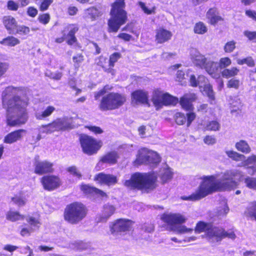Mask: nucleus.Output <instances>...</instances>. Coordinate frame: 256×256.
Segmentation results:
<instances>
[{"instance_id": "nucleus-1", "label": "nucleus", "mask_w": 256, "mask_h": 256, "mask_svg": "<svg viewBox=\"0 0 256 256\" xmlns=\"http://www.w3.org/2000/svg\"><path fill=\"white\" fill-rule=\"evenodd\" d=\"M24 90L22 88L8 86L2 93V106L6 110L8 124L15 126L24 124L28 120L27 98H21Z\"/></svg>"}, {"instance_id": "nucleus-2", "label": "nucleus", "mask_w": 256, "mask_h": 256, "mask_svg": "<svg viewBox=\"0 0 256 256\" xmlns=\"http://www.w3.org/2000/svg\"><path fill=\"white\" fill-rule=\"evenodd\" d=\"M238 183L235 181L232 174L225 173L221 181L218 180L214 175L204 176L200 186L195 191L188 196H182L184 200L195 202L199 200L208 195L218 192L230 191L238 188Z\"/></svg>"}, {"instance_id": "nucleus-3", "label": "nucleus", "mask_w": 256, "mask_h": 256, "mask_svg": "<svg viewBox=\"0 0 256 256\" xmlns=\"http://www.w3.org/2000/svg\"><path fill=\"white\" fill-rule=\"evenodd\" d=\"M158 176L154 172H135L130 180H125L124 185L132 190H140L146 193L158 186Z\"/></svg>"}, {"instance_id": "nucleus-4", "label": "nucleus", "mask_w": 256, "mask_h": 256, "mask_svg": "<svg viewBox=\"0 0 256 256\" xmlns=\"http://www.w3.org/2000/svg\"><path fill=\"white\" fill-rule=\"evenodd\" d=\"M151 100L156 110L164 106H175L178 102V98L168 92H164L160 88L153 90Z\"/></svg>"}, {"instance_id": "nucleus-5", "label": "nucleus", "mask_w": 256, "mask_h": 256, "mask_svg": "<svg viewBox=\"0 0 256 256\" xmlns=\"http://www.w3.org/2000/svg\"><path fill=\"white\" fill-rule=\"evenodd\" d=\"M86 214L85 206L80 202H75L66 207L64 219L71 224H76L82 220Z\"/></svg>"}, {"instance_id": "nucleus-6", "label": "nucleus", "mask_w": 256, "mask_h": 256, "mask_svg": "<svg viewBox=\"0 0 256 256\" xmlns=\"http://www.w3.org/2000/svg\"><path fill=\"white\" fill-rule=\"evenodd\" d=\"M125 0H116L113 2V32H116L120 28L125 24L128 20L125 8Z\"/></svg>"}, {"instance_id": "nucleus-7", "label": "nucleus", "mask_w": 256, "mask_h": 256, "mask_svg": "<svg viewBox=\"0 0 256 256\" xmlns=\"http://www.w3.org/2000/svg\"><path fill=\"white\" fill-rule=\"evenodd\" d=\"M80 142L83 152L88 154H96L102 146V142L86 135L82 136Z\"/></svg>"}, {"instance_id": "nucleus-8", "label": "nucleus", "mask_w": 256, "mask_h": 256, "mask_svg": "<svg viewBox=\"0 0 256 256\" xmlns=\"http://www.w3.org/2000/svg\"><path fill=\"white\" fill-rule=\"evenodd\" d=\"M161 220L174 230L178 225L184 224L187 216L181 213H164L160 216Z\"/></svg>"}, {"instance_id": "nucleus-9", "label": "nucleus", "mask_w": 256, "mask_h": 256, "mask_svg": "<svg viewBox=\"0 0 256 256\" xmlns=\"http://www.w3.org/2000/svg\"><path fill=\"white\" fill-rule=\"evenodd\" d=\"M102 96L100 108L102 110H110L112 106V87L106 86L100 90L94 93L96 100Z\"/></svg>"}, {"instance_id": "nucleus-10", "label": "nucleus", "mask_w": 256, "mask_h": 256, "mask_svg": "<svg viewBox=\"0 0 256 256\" xmlns=\"http://www.w3.org/2000/svg\"><path fill=\"white\" fill-rule=\"evenodd\" d=\"M29 226L24 225L20 228V232L22 236H28L38 230L41 224L38 218L30 216L26 218Z\"/></svg>"}, {"instance_id": "nucleus-11", "label": "nucleus", "mask_w": 256, "mask_h": 256, "mask_svg": "<svg viewBox=\"0 0 256 256\" xmlns=\"http://www.w3.org/2000/svg\"><path fill=\"white\" fill-rule=\"evenodd\" d=\"M131 102L136 105L144 104L150 106L148 92L143 90H136L131 93Z\"/></svg>"}, {"instance_id": "nucleus-12", "label": "nucleus", "mask_w": 256, "mask_h": 256, "mask_svg": "<svg viewBox=\"0 0 256 256\" xmlns=\"http://www.w3.org/2000/svg\"><path fill=\"white\" fill-rule=\"evenodd\" d=\"M134 222L126 218H119L113 223V232H133V225Z\"/></svg>"}, {"instance_id": "nucleus-13", "label": "nucleus", "mask_w": 256, "mask_h": 256, "mask_svg": "<svg viewBox=\"0 0 256 256\" xmlns=\"http://www.w3.org/2000/svg\"><path fill=\"white\" fill-rule=\"evenodd\" d=\"M196 99V94L194 93L184 94L178 100V103L180 104L182 109L186 112H192L194 107L192 102Z\"/></svg>"}, {"instance_id": "nucleus-14", "label": "nucleus", "mask_w": 256, "mask_h": 256, "mask_svg": "<svg viewBox=\"0 0 256 256\" xmlns=\"http://www.w3.org/2000/svg\"><path fill=\"white\" fill-rule=\"evenodd\" d=\"M41 182L44 188L48 190H54L62 184V181L60 178L54 175L43 176Z\"/></svg>"}, {"instance_id": "nucleus-15", "label": "nucleus", "mask_w": 256, "mask_h": 256, "mask_svg": "<svg viewBox=\"0 0 256 256\" xmlns=\"http://www.w3.org/2000/svg\"><path fill=\"white\" fill-rule=\"evenodd\" d=\"M196 118V115L194 112H188L186 115L182 112H176L174 117L176 124L178 125H183L186 123L188 127L190 126Z\"/></svg>"}, {"instance_id": "nucleus-16", "label": "nucleus", "mask_w": 256, "mask_h": 256, "mask_svg": "<svg viewBox=\"0 0 256 256\" xmlns=\"http://www.w3.org/2000/svg\"><path fill=\"white\" fill-rule=\"evenodd\" d=\"M206 18L209 24L216 26L218 23L224 21V18L220 14L216 7L210 8L206 12Z\"/></svg>"}, {"instance_id": "nucleus-17", "label": "nucleus", "mask_w": 256, "mask_h": 256, "mask_svg": "<svg viewBox=\"0 0 256 256\" xmlns=\"http://www.w3.org/2000/svg\"><path fill=\"white\" fill-rule=\"evenodd\" d=\"M172 32L163 27H160L156 30L155 40L158 44L168 42L172 39Z\"/></svg>"}, {"instance_id": "nucleus-18", "label": "nucleus", "mask_w": 256, "mask_h": 256, "mask_svg": "<svg viewBox=\"0 0 256 256\" xmlns=\"http://www.w3.org/2000/svg\"><path fill=\"white\" fill-rule=\"evenodd\" d=\"M72 119L71 118L63 117L56 119L52 122L54 131L65 130L70 128Z\"/></svg>"}, {"instance_id": "nucleus-19", "label": "nucleus", "mask_w": 256, "mask_h": 256, "mask_svg": "<svg viewBox=\"0 0 256 256\" xmlns=\"http://www.w3.org/2000/svg\"><path fill=\"white\" fill-rule=\"evenodd\" d=\"M34 172L38 174L52 172H54L52 168L53 164L48 161H36L34 164Z\"/></svg>"}, {"instance_id": "nucleus-20", "label": "nucleus", "mask_w": 256, "mask_h": 256, "mask_svg": "<svg viewBox=\"0 0 256 256\" xmlns=\"http://www.w3.org/2000/svg\"><path fill=\"white\" fill-rule=\"evenodd\" d=\"M26 131L24 130L20 129L12 132L6 134L3 140L4 143L7 144H12L20 140L26 134Z\"/></svg>"}, {"instance_id": "nucleus-21", "label": "nucleus", "mask_w": 256, "mask_h": 256, "mask_svg": "<svg viewBox=\"0 0 256 256\" xmlns=\"http://www.w3.org/2000/svg\"><path fill=\"white\" fill-rule=\"evenodd\" d=\"M152 150L146 148H141L138 152L136 158L134 160V164L136 166L145 164Z\"/></svg>"}, {"instance_id": "nucleus-22", "label": "nucleus", "mask_w": 256, "mask_h": 256, "mask_svg": "<svg viewBox=\"0 0 256 256\" xmlns=\"http://www.w3.org/2000/svg\"><path fill=\"white\" fill-rule=\"evenodd\" d=\"M4 24L10 34H14V30L17 26V22L14 18L12 16H5L3 18Z\"/></svg>"}, {"instance_id": "nucleus-23", "label": "nucleus", "mask_w": 256, "mask_h": 256, "mask_svg": "<svg viewBox=\"0 0 256 256\" xmlns=\"http://www.w3.org/2000/svg\"><path fill=\"white\" fill-rule=\"evenodd\" d=\"M222 228L214 226L212 224L207 237L210 238H214L217 242H220L222 240Z\"/></svg>"}, {"instance_id": "nucleus-24", "label": "nucleus", "mask_w": 256, "mask_h": 256, "mask_svg": "<svg viewBox=\"0 0 256 256\" xmlns=\"http://www.w3.org/2000/svg\"><path fill=\"white\" fill-rule=\"evenodd\" d=\"M212 224L210 222L199 221L197 222L195 226V232L196 234H200L204 232L207 236Z\"/></svg>"}, {"instance_id": "nucleus-25", "label": "nucleus", "mask_w": 256, "mask_h": 256, "mask_svg": "<svg viewBox=\"0 0 256 256\" xmlns=\"http://www.w3.org/2000/svg\"><path fill=\"white\" fill-rule=\"evenodd\" d=\"M161 158L160 155L156 152L151 150L150 153H149L148 161H146L145 164L155 167L159 164Z\"/></svg>"}, {"instance_id": "nucleus-26", "label": "nucleus", "mask_w": 256, "mask_h": 256, "mask_svg": "<svg viewBox=\"0 0 256 256\" xmlns=\"http://www.w3.org/2000/svg\"><path fill=\"white\" fill-rule=\"evenodd\" d=\"M126 100V96L118 93H113V109L118 108L122 106Z\"/></svg>"}, {"instance_id": "nucleus-27", "label": "nucleus", "mask_w": 256, "mask_h": 256, "mask_svg": "<svg viewBox=\"0 0 256 256\" xmlns=\"http://www.w3.org/2000/svg\"><path fill=\"white\" fill-rule=\"evenodd\" d=\"M240 72V70L236 67L232 66L230 68L224 69L221 72L222 76L225 78H230L236 76Z\"/></svg>"}, {"instance_id": "nucleus-28", "label": "nucleus", "mask_w": 256, "mask_h": 256, "mask_svg": "<svg viewBox=\"0 0 256 256\" xmlns=\"http://www.w3.org/2000/svg\"><path fill=\"white\" fill-rule=\"evenodd\" d=\"M54 110L55 108L50 106L46 107L42 112H35V116L37 120H42L50 116Z\"/></svg>"}, {"instance_id": "nucleus-29", "label": "nucleus", "mask_w": 256, "mask_h": 256, "mask_svg": "<svg viewBox=\"0 0 256 256\" xmlns=\"http://www.w3.org/2000/svg\"><path fill=\"white\" fill-rule=\"evenodd\" d=\"M20 44V40L13 36H8L0 40V44L9 47H13Z\"/></svg>"}, {"instance_id": "nucleus-30", "label": "nucleus", "mask_w": 256, "mask_h": 256, "mask_svg": "<svg viewBox=\"0 0 256 256\" xmlns=\"http://www.w3.org/2000/svg\"><path fill=\"white\" fill-rule=\"evenodd\" d=\"M112 162V154L108 153L102 158L101 160L97 164L96 166V170H100L106 167V164H110Z\"/></svg>"}, {"instance_id": "nucleus-31", "label": "nucleus", "mask_w": 256, "mask_h": 256, "mask_svg": "<svg viewBox=\"0 0 256 256\" xmlns=\"http://www.w3.org/2000/svg\"><path fill=\"white\" fill-rule=\"evenodd\" d=\"M54 132L52 123L46 125H42L38 128V132L36 140H40L42 138V134H48Z\"/></svg>"}, {"instance_id": "nucleus-32", "label": "nucleus", "mask_w": 256, "mask_h": 256, "mask_svg": "<svg viewBox=\"0 0 256 256\" xmlns=\"http://www.w3.org/2000/svg\"><path fill=\"white\" fill-rule=\"evenodd\" d=\"M94 180L101 184L109 185L112 181V177L109 174L100 173L94 176Z\"/></svg>"}, {"instance_id": "nucleus-33", "label": "nucleus", "mask_w": 256, "mask_h": 256, "mask_svg": "<svg viewBox=\"0 0 256 256\" xmlns=\"http://www.w3.org/2000/svg\"><path fill=\"white\" fill-rule=\"evenodd\" d=\"M86 14L88 18L92 19V20H96L101 15V12L99 9L95 7H91L86 10Z\"/></svg>"}, {"instance_id": "nucleus-34", "label": "nucleus", "mask_w": 256, "mask_h": 256, "mask_svg": "<svg viewBox=\"0 0 256 256\" xmlns=\"http://www.w3.org/2000/svg\"><path fill=\"white\" fill-rule=\"evenodd\" d=\"M207 32V26L202 22H196L194 26V32L196 34H204Z\"/></svg>"}, {"instance_id": "nucleus-35", "label": "nucleus", "mask_w": 256, "mask_h": 256, "mask_svg": "<svg viewBox=\"0 0 256 256\" xmlns=\"http://www.w3.org/2000/svg\"><path fill=\"white\" fill-rule=\"evenodd\" d=\"M246 215L256 220V201L250 202V206L246 208L244 212Z\"/></svg>"}, {"instance_id": "nucleus-36", "label": "nucleus", "mask_w": 256, "mask_h": 256, "mask_svg": "<svg viewBox=\"0 0 256 256\" xmlns=\"http://www.w3.org/2000/svg\"><path fill=\"white\" fill-rule=\"evenodd\" d=\"M236 148L238 150L244 154H248L250 148L248 144L244 140H240L236 144Z\"/></svg>"}, {"instance_id": "nucleus-37", "label": "nucleus", "mask_w": 256, "mask_h": 256, "mask_svg": "<svg viewBox=\"0 0 256 256\" xmlns=\"http://www.w3.org/2000/svg\"><path fill=\"white\" fill-rule=\"evenodd\" d=\"M81 190L85 194H100V195L103 196L104 194V193L103 192L99 190L98 188H96L94 187H91L89 186L88 185H82L81 186Z\"/></svg>"}, {"instance_id": "nucleus-38", "label": "nucleus", "mask_w": 256, "mask_h": 256, "mask_svg": "<svg viewBox=\"0 0 256 256\" xmlns=\"http://www.w3.org/2000/svg\"><path fill=\"white\" fill-rule=\"evenodd\" d=\"M12 201L19 206H24L27 201L26 196L23 194L15 196L12 198Z\"/></svg>"}, {"instance_id": "nucleus-39", "label": "nucleus", "mask_w": 256, "mask_h": 256, "mask_svg": "<svg viewBox=\"0 0 256 256\" xmlns=\"http://www.w3.org/2000/svg\"><path fill=\"white\" fill-rule=\"evenodd\" d=\"M6 218L12 222H15L24 219V216L18 212L10 210L6 214Z\"/></svg>"}, {"instance_id": "nucleus-40", "label": "nucleus", "mask_w": 256, "mask_h": 256, "mask_svg": "<svg viewBox=\"0 0 256 256\" xmlns=\"http://www.w3.org/2000/svg\"><path fill=\"white\" fill-rule=\"evenodd\" d=\"M205 128L206 130L217 131L220 128V124L217 120H212L207 124Z\"/></svg>"}, {"instance_id": "nucleus-41", "label": "nucleus", "mask_w": 256, "mask_h": 256, "mask_svg": "<svg viewBox=\"0 0 256 256\" xmlns=\"http://www.w3.org/2000/svg\"><path fill=\"white\" fill-rule=\"evenodd\" d=\"M226 154L229 158L236 161L242 160L245 158L243 154L233 150L226 151Z\"/></svg>"}, {"instance_id": "nucleus-42", "label": "nucleus", "mask_w": 256, "mask_h": 256, "mask_svg": "<svg viewBox=\"0 0 256 256\" xmlns=\"http://www.w3.org/2000/svg\"><path fill=\"white\" fill-rule=\"evenodd\" d=\"M138 6L140 7L144 12L148 15L152 14L156 12V8L155 6L152 7L151 8H148L145 4L142 2H138Z\"/></svg>"}, {"instance_id": "nucleus-43", "label": "nucleus", "mask_w": 256, "mask_h": 256, "mask_svg": "<svg viewBox=\"0 0 256 256\" xmlns=\"http://www.w3.org/2000/svg\"><path fill=\"white\" fill-rule=\"evenodd\" d=\"M236 42L234 40H230L226 43L224 46V50L226 53L232 52L236 48Z\"/></svg>"}, {"instance_id": "nucleus-44", "label": "nucleus", "mask_w": 256, "mask_h": 256, "mask_svg": "<svg viewBox=\"0 0 256 256\" xmlns=\"http://www.w3.org/2000/svg\"><path fill=\"white\" fill-rule=\"evenodd\" d=\"M232 64V60L228 57H224L220 58L218 66L220 68H226Z\"/></svg>"}, {"instance_id": "nucleus-45", "label": "nucleus", "mask_w": 256, "mask_h": 256, "mask_svg": "<svg viewBox=\"0 0 256 256\" xmlns=\"http://www.w3.org/2000/svg\"><path fill=\"white\" fill-rule=\"evenodd\" d=\"M221 236L222 240L225 238H228L232 240H234L236 238L235 232L232 230H230L228 231H226L224 228H222Z\"/></svg>"}, {"instance_id": "nucleus-46", "label": "nucleus", "mask_w": 256, "mask_h": 256, "mask_svg": "<svg viewBox=\"0 0 256 256\" xmlns=\"http://www.w3.org/2000/svg\"><path fill=\"white\" fill-rule=\"evenodd\" d=\"M240 82L239 80L236 78H231L229 80L227 83L226 86L229 88H234L237 90L239 88Z\"/></svg>"}, {"instance_id": "nucleus-47", "label": "nucleus", "mask_w": 256, "mask_h": 256, "mask_svg": "<svg viewBox=\"0 0 256 256\" xmlns=\"http://www.w3.org/2000/svg\"><path fill=\"white\" fill-rule=\"evenodd\" d=\"M246 186L249 188L256 190V178L248 177L244 180Z\"/></svg>"}, {"instance_id": "nucleus-48", "label": "nucleus", "mask_w": 256, "mask_h": 256, "mask_svg": "<svg viewBox=\"0 0 256 256\" xmlns=\"http://www.w3.org/2000/svg\"><path fill=\"white\" fill-rule=\"evenodd\" d=\"M74 66L76 68H78L80 64L84 61V56L81 54H78L72 58Z\"/></svg>"}, {"instance_id": "nucleus-49", "label": "nucleus", "mask_w": 256, "mask_h": 256, "mask_svg": "<svg viewBox=\"0 0 256 256\" xmlns=\"http://www.w3.org/2000/svg\"><path fill=\"white\" fill-rule=\"evenodd\" d=\"M30 32V28L25 26H18L17 25L14 30V34H27Z\"/></svg>"}, {"instance_id": "nucleus-50", "label": "nucleus", "mask_w": 256, "mask_h": 256, "mask_svg": "<svg viewBox=\"0 0 256 256\" xmlns=\"http://www.w3.org/2000/svg\"><path fill=\"white\" fill-rule=\"evenodd\" d=\"M67 170L74 176H75L78 179L80 178L81 174L75 166H72L68 168H67Z\"/></svg>"}, {"instance_id": "nucleus-51", "label": "nucleus", "mask_w": 256, "mask_h": 256, "mask_svg": "<svg viewBox=\"0 0 256 256\" xmlns=\"http://www.w3.org/2000/svg\"><path fill=\"white\" fill-rule=\"evenodd\" d=\"M206 58H203L202 60V64H200V66H204V67H205L206 70V71L208 72L210 74V75H212V74H214V68L213 69H212V67L213 65V63H211L210 64V68H208V66H206V65H207L206 63Z\"/></svg>"}, {"instance_id": "nucleus-52", "label": "nucleus", "mask_w": 256, "mask_h": 256, "mask_svg": "<svg viewBox=\"0 0 256 256\" xmlns=\"http://www.w3.org/2000/svg\"><path fill=\"white\" fill-rule=\"evenodd\" d=\"M19 8V4L14 0H8L7 2V8L8 10L16 11Z\"/></svg>"}, {"instance_id": "nucleus-53", "label": "nucleus", "mask_w": 256, "mask_h": 256, "mask_svg": "<svg viewBox=\"0 0 256 256\" xmlns=\"http://www.w3.org/2000/svg\"><path fill=\"white\" fill-rule=\"evenodd\" d=\"M38 20L39 22L44 24H47L50 20V16L48 14H44L41 15H40Z\"/></svg>"}, {"instance_id": "nucleus-54", "label": "nucleus", "mask_w": 256, "mask_h": 256, "mask_svg": "<svg viewBox=\"0 0 256 256\" xmlns=\"http://www.w3.org/2000/svg\"><path fill=\"white\" fill-rule=\"evenodd\" d=\"M46 76L56 80L60 79L62 76V72H46Z\"/></svg>"}, {"instance_id": "nucleus-55", "label": "nucleus", "mask_w": 256, "mask_h": 256, "mask_svg": "<svg viewBox=\"0 0 256 256\" xmlns=\"http://www.w3.org/2000/svg\"><path fill=\"white\" fill-rule=\"evenodd\" d=\"M204 142L208 145H212L216 142V140L214 136L208 135L204 138Z\"/></svg>"}, {"instance_id": "nucleus-56", "label": "nucleus", "mask_w": 256, "mask_h": 256, "mask_svg": "<svg viewBox=\"0 0 256 256\" xmlns=\"http://www.w3.org/2000/svg\"><path fill=\"white\" fill-rule=\"evenodd\" d=\"M246 36L250 40H256V31L246 30L244 32Z\"/></svg>"}, {"instance_id": "nucleus-57", "label": "nucleus", "mask_w": 256, "mask_h": 256, "mask_svg": "<svg viewBox=\"0 0 256 256\" xmlns=\"http://www.w3.org/2000/svg\"><path fill=\"white\" fill-rule=\"evenodd\" d=\"M245 14L248 18L256 22V10L250 9L246 10Z\"/></svg>"}, {"instance_id": "nucleus-58", "label": "nucleus", "mask_w": 256, "mask_h": 256, "mask_svg": "<svg viewBox=\"0 0 256 256\" xmlns=\"http://www.w3.org/2000/svg\"><path fill=\"white\" fill-rule=\"evenodd\" d=\"M172 174L168 171L164 172L162 175L161 178L164 183L170 180L172 178Z\"/></svg>"}, {"instance_id": "nucleus-59", "label": "nucleus", "mask_w": 256, "mask_h": 256, "mask_svg": "<svg viewBox=\"0 0 256 256\" xmlns=\"http://www.w3.org/2000/svg\"><path fill=\"white\" fill-rule=\"evenodd\" d=\"M52 2L53 0H44L40 6V10L42 11L46 10Z\"/></svg>"}, {"instance_id": "nucleus-60", "label": "nucleus", "mask_w": 256, "mask_h": 256, "mask_svg": "<svg viewBox=\"0 0 256 256\" xmlns=\"http://www.w3.org/2000/svg\"><path fill=\"white\" fill-rule=\"evenodd\" d=\"M107 60L103 56H100L98 60H96L98 65L101 66L104 69L106 68V64L108 63Z\"/></svg>"}, {"instance_id": "nucleus-61", "label": "nucleus", "mask_w": 256, "mask_h": 256, "mask_svg": "<svg viewBox=\"0 0 256 256\" xmlns=\"http://www.w3.org/2000/svg\"><path fill=\"white\" fill-rule=\"evenodd\" d=\"M118 37L124 40L125 42H129L132 39V36L128 34L122 32L118 35Z\"/></svg>"}, {"instance_id": "nucleus-62", "label": "nucleus", "mask_w": 256, "mask_h": 256, "mask_svg": "<svg viewBox=\"0 0 256 256\" xmlns=\"http://www.w3.org/2000/svg\"><path fill=\"white\" fill-rule=\"evenodd\" d=\"M8 67V65L7 63L0 62V76L6 72Z\"/></svg>"}, {"instance_id": "nucleus-63", "label": "nucleus", "mask_w": 256, "mask_h": 256, "mask_svg": "<svg viewBox=\"0 0 256 256\" xmlns=\"http://www.w3.org/2000/svg\"><path fill=\"white\" fill-rule=\"evenodd\" d=\"M28 14L31 17H35L38 14L37 10L32 6L28 8L27 10Z\"/></svg>"}, {"instance_id": "nucleus-64", "label": "nucleus", "mask_w": 256, "mask_h": 256, "mask_svg": "<svg viewBox=\"0 0 256 256\" xmlns=\"http://www.w3.org/2000/svg\"><path fill=\"white\" fill-rule=\"evenodd\" d=\"M68 30H69L68 35L74 36L76 32L78 30V28L74 25H70L67 28Z\"/></svg>"}]
</instances>
